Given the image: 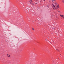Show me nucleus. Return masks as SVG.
<instances>
[{"label": "nucleus", "instance_id": "4", "mask_svg": "<svg viewBox=\"0 0 64 64\" xmlns=\"http://www.w3.org/2000/svg\"><path fill=\"white\" fill-rule=\"evenodd\" d=\"M55 4L56 6V5L57 4V3H56V2L55 3Z\"/></svg>", "mask_w": 64, "mask_h": 64}, {"label": "nucleus", "instance_id": "13", "mask_svg": "<svg viewBox=\"0 0 64 64\" xmlns=\"http://www.w3.org/2000/svg\"><path fill=\"white\" fill-rule=\"evenodd\" d=\"M58 12H60V11H58Z\"/></svg>", "mask_w": 64, "mask_h": 64}, {"label": "nucleus", "instance_id": "15", "mask_svg": "<svg viewBox=\"0 0 64 64\" xmlns=\"http://www.w3.org/2000/svg\"><path fill=\"white\" fill-rule=\"evenodd\" d=\"M31 0V1H32V0Z\"/></svg>", "mask_w": 64, "mask_h": 64}, {"label": "nucleus", "instance_id": "12", "mask_svg": "<svg viewBox=\"0 0 64 64\" xmlns=\"http://www.w3.org/2000/svg\"><path fill=\"white\" fill-rule=\"evenodd\" d=\"M60 12V14L61 13V12Z\"/></svg>", "mask_w": 64, "mask_h": 64}, {"label": "nucleus", "instance_id": "8", "mask_svg": "<svg viewBox=\"0 0 64 64\" xmlns=\"http://www.w3.org/2000/svg\"><path fill=\"white\" fill-rule=\"evenodd\" d=\"M62 2H63V3L64 2V0H62Z\"/></svg>", "mask_w": 64, "mask_h": 64}, {"label": "nucleus", "instance_id": "1", "mask_svg": "<svg viewBox=\"0 0 64 64\" xmlns=\"http://www.w3.org/2000/svg\"><path fill=\"white\" fill-rule=\"evenodd\" d=\"M57 5L58 6L56 7V8H57L58 9L59 8V7H59V5L58 4H57Z\"/></svg>", "mask_w": 64, "mask_h": 64}, {"label": "nucleus", "instance_id": "6", "mask_svg": "<svg viewBox=\"0 0 64 64\" xmlns=\"http://www.w3.org/2000/svg\"><path fill=\"white\" fill-rule=\"evenodd\" d=\"M54 64H58L57 63H55Z\"/></svg>", "mask_w": 64, "mask_h": 64}, {"label": "nucleus", "instance_id": "2", "mask_svg": "<svg viewBox=\"0 0 64 64\" xmlns=\"http://www.w3.org/2000/svg\"><path fill=\"white\" fill-rule=\"evenodd\" d=\"M60 16H61V17H62V18H63V17H64V15H62L61 14H60Z\"/></svg>", "mask_w": 64, "mask_h": 64}, {"label": "nucleus", "instance_id": "11", "mask_svg": "<svg viewBox=\"0 0 64 64\" xmlns=\"http://www.w3.org/2000/svg\"><path fill=\"white\" fill-rule=\"evenodd\" d=\"M54 6V7H55V6H54H54Z\"/></svg>", "mask_w": 64, "mask_h": 64}, {"label": "nucleus", "instance_id": "10", "mask_svg": "<svg viewBox=\"0 0 64 64\" xmlns=\"http://www.w3.org/2000/svg\"><path fill=\"white\" fill-rule=\"evenodd\" d=\"M30 4H31V2L30 1Z\"/></svg>", "mask_w": 64, "mask_h": 64}, {"label": "nucleus", "instance_id": "3", "mask_svg": "<svg viewBox=\"0 0 64 64\" xmlns=\"http://www.w3.org/2000/svg\"><path fill=\"white\" fill-rule=\"evenodd\" d=\"M7 55L8 56V57H10V55H9L8 54H7Z\"/></svg>", "mask_w": 64, "mask_h": 64}, {"label": "nucleus", "instance_id": "9", "mask_svg": "<svg viewBox=\"0 0 64 64\" xmlns=\"http://www.w3.org/2000/svg\"><path fill=\"white\" fill-rule=\"evenodd\" d=\"M52 4V5H53V6H54V4Z\"/></svg>", "mask_w": 64, "mask_h": 64}, {"label": "nucleus", "instance_id": "14", "mask_svg": "<svg viewBox=\"0 0 64 64\" xmlns=\"http://www.w3.org/2000/svg\"><path fill=\"white\" fill-rule=\"evenodd\" d=\"M53 8V9H54V8Z\"/></svg>", "mask_w": 64, "mask_h": 64}, {"label": "nucleus", "instance_id": "7", "mask_svg": "<svg viewBox=\"0 0 64 64\" xmlns=\"http://www.w3.org/2000/svg\"><path fill=\"white\" fill-rule=\"evenodd\" d=\"M52 2L54 3V2H53V0H52Z\"/></svg>", "mask_w": 64, "mask_h": 64}, {"label": "nucleus", "instance_id": "5", "mask_svg": "<svg viewBox=\"0 0 64 64\" xmlns=\"http://www.w3.org/2000/svg\"><path fill=\"white\" fill-rule=\"evenodd\" d=\"M32 29L33 30H34V28H32Z\"/></svg>", "mask_w": 64, "mask_h": 64}, {"label": "nucleus", "instance_id": "16", "mask_svg": "<svg viewBox=\"0 0 64 64\" xmlns=\"http://www.w3.org/2000/svg\"><path fill=\"white\" fill-rule=\"evenodd\" d=\"M58 51H59V50H58Z\"/></svg>", "mask_w": 64, "mask_h": 64}]
</instances>
